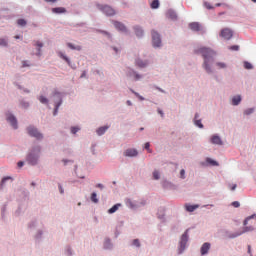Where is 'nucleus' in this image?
<instances>
[{
  "mask_svg": "<svg viewBox=\"0 0 256 256\" xmlns=\"http://www.w3.org/2000/svg\"><path fill=\"white\" fill-rule=\"evenodd\" d=\"M195 53L196 55H199V54L202 55L204 59L203 67L205 71H207L208 73H213V70H211V66L209 65V63L213 61V57H215L216 55L213 49L207 48V47H201L196 49Z\"/></svg>",
  "mask_w": 256,
  "mask_h": 256,
  "instance_id": "f257e3e1",
  "label": "nucleus"
},
{
  "mask_svg": "<svg viewBox=\"0 0 256 256\" xmlns=\"http://www.w3.org/2000/svg\"><path fill=\"white\" fill-rule=\"evenodd\" d=\"M97 8L100 11H103L105 15H107L108 17H111L113 15H115V9H113L111 6H107V5H101V4H97Z\"/></svg>",
  "mask_w": 256,
  "mask_h": 256,
  "instance_id": "f03ea898",
  "label": "nucleus"
},
{
  "mask_svg": "<svg viewBox=\"0 0 256 256\" xmlns=\"http://www.w3.org/2000/svg\"><path fill=\"white\" fill-rule=\"evenodd\" d=\"M27 130L28 135H30L31 137H35V139H43V134H41L39 130H37V128L30 126Z\"/></svg>",
  "mask_w": 256,
  "mask_h": 256,
  "instance_id": "7ed1b4c3",
  "label": "nucleus"
},
{
  "mask_svg": "<svg viewBox=\"0 0 256 256\" xmlns=\"http://www.w3.org/2000/svg\"><path fill=\"white\" fill-rule=\"evenodd\" d=\"M152 43L153 47H161V36L155 30L152 31Z\"/></svg>",
  "mask_w": 256,
  "mask_h": 256,
  "instance_id": "20e7f679",
  "label": "nucleus"
},
{
  "mask_svg": "<svg viewBox=\"0 0 256 256\" xmlns=\"http://www.w3.org/2000/svg\"><path fill=\"white\" fill-rule=\"evenodd\" d=\"M220 37H222L226 41H229V39H231L233 37V30H231L229 28L222 29L220 32Z\"/></svg>",
  "mask_w": 256,
  "mask_h": 256,
  "instance_id": "39448f33",
  "label": "nucleus"
},
{
  "mask_svg": "<svg viewBox=\"0 0 256 256\" xmlns=\"http://www.w3.org/2000/svg\"><path fill=\"white\" fill-rule=\"evenodd\" d=\"M247 231H253V227H245L243 229V231H238V232H235V233H229L227 235L228 239H235L236 237H239L241 235H243V233H247Z\"/></svg>",
  "mask_w": 256,
  "mask_h": 256,
  "instance_id": "423d86ee",
  "label": "nucleus"
},
{
  "mask_svg": "<svg viewBox=\"0 0 256 256\" xmlns=\"http://www.w3.org/2000/svg\"><path fill=\"white\" fill-rule=\"evenodd\" d=\"M187 241H189V235L187 234V231L182 235L180 240V252L183 253L185 251V247L187 245Z\"/></svg>",
  "mask_w": 256,
  "mask_h": 256,
  "instance_id": "0eeeda50",
  "label": "nucleus"
},
{
  "mask_svg": "<svg viewBox=\"0 0 256 256\" xmlns=\"http://www.w3.org/2000/svg\"><path fill=\"white\" fill-rule=\"evenodd\" d=\"M137 155H139V152H137V150L133 148H129L124 151L125 157H137Z\"/></svg>",
  "mask_w": 256,
  "mask_h": 256,
  "instance_id": "6e6552de",
  "label": "nucleus"
},
{
  "mask_svg": "<svg viewBox=\"0 0 256 256\" xmlns=\"http://www.w3.org/2000/svg\"><path fill=\"white\" fill-rule=\"evenodd\" d=\"M209 249H211V243L205 242L200 249L201 255H207L209 253Z\"/></svg>",
  "mask_w": 256,
  "mask_h": 256,
  "instance_id": "1a4fd4ad",
  "label": "nucleus"
},
{
  "mask_svg": "<svg viewBox=\"0 0 256 256\" xmlns=\"http://www.w3.org/2000/svg\"><path fill=\"white\" fill-rule=\"evenodd\" d=\"M38 159H39V155H35V154H29L27 157V161L30 163V165H37Z\"/></svg>",
  "mask_w": 256,
  "mask_h": 256,
  "instance_id": "9d476101",
  "label": "nucleus"
},
{
  "mask_svg": "<svg viewBox=\"0 0 256 256\" xmlns=\"http://www.w3.org/2000/svg\"><path fill=\"white\" fill-rule=\"evenodd\" d=\"M127 77H134V81L141 79V75L131 69L128 70Z\"/></svg>",
  "mask_w": 256,
  "mask_h": 256,
  "instance_id": "9b49d317",
  "label": "nucleus"
},
{
  "mask_svg": "<svg viewBox=\"0 0 256 256\" xmlns=\"http://www.w3.org/2000/svg\"><path fill=\"white\" fill-rule=\"evenodd\" d=\"M210 141L213 145H223V141L221 140V137L217 135H213Z\"/></svg>",
  "mask_w": 256,
  "mask_h": 256,
  "instance_id": "f8f14e48",
  "label": "nucleus"
},
{
  "mask_svg": "<svg viewBox=\"0 0 256 256\" xmlns=\"http://www.w3.org/2000/svg\"><path fill=\"white\" fill-rule=\"evenodd\" d=\"M7 121L10 122V124L12 125V127H13L14 129H17V119L15 118V116L9 115V116L7 117Z\"/></svg>",
  "mask_w": 256,
  "mask_h": 256,
  "instance_id": "ddd939ff",
  "label": "nucleus"
},
{
  "mask_svg": "<svg viewBox=\"0 0 256 256\" xmlns=\"http://www.w3.org/2000/svg\"><path fill=\"white\" fill-rule=\"evenodd\" d=\"M114 27H116L118 31H122V32L127 31V27H125V24L121 22L114 21Z\"/></svg>",
  "mask_w": 256,
  "mask_h": 256,
  "instance_id": "4468645a",
  "label": "nucleus"
},
{
  "mask_svg": "<svg viewBox=\"0 0 256 256\" xmlns=\"http://www.w3.org/2000/svg\"><path fill=\"white\" fill-rule=\"evenodd\" d=\"M189 27L192 31H201V24H199L198 22L190 23Z\"/></svg>",
  "mask_w": 256,
  "mask_h": 256,
  "instance_id": "2eb2a0df",
  "label": "nucleus"
},
{
  "mask_svg": "<svg viewBox=\"0 0 256 256\" xmlns=\"http://www.w3.org/2000/svg\"><path fill=\"white\" fill-rule=\"evenodd\" d=\"M185 208H186V211H188L189 213H193V211H195V209H199V205L186 204Z\"/></svg>",
  "mask_w": 256,
  "mask_h": 256,
  "instance_id": "dca6fc26",
  "label": "nucleus"
},
{
  "mask_svg": "<svg viewBox=\"0 0 256 256\" xmlns=\"http://www.w3.org/2000/svg\"><path fill=\"white\" fill-rule=\"evenodd\" d=\"M198 119H199V114H195L194 123H195L196 127L203 129V123H201V120H198Z\"/></svg>",
  "mask_w": 256,
  "mask_h": 256,
  "instance_id": "f3484780",
  "label": "nucleus"
},
{
  "mask_svg": "<svg viewBox=\"0 0 256 256\" xmlns=\"http://www.w3.org/2000/svg\"><path fill=\"white\" fill-rule=\"evenodd\" d=\"M52 13H67V9H65L64 7H56L52 9Z\"/></svg>",
  "mask_w": 256,
  "mask_h": 256,
  "instance_id": "a211bd4d",
  "label": "nucleus"
},
{
  "mask_svg": "<svg viewBox=\"0 0 256 256\" xmlns=\"http://www.w3.org/2000/svg\"><path fill=\"white\" fill-rule=\"evenodd\" d=\"M67 47H69V49H72L73 51H81V46H75L73 43H67Z\"/></svg>",
  "mask_w": 256,
  "mask_h": 256,
  "instance_id": "6ab92c4d",
  "label": "nucleus"
},
{
  "mask_svg": "<svg viewBox=\"0 0 256 256\" xmlns=\"http://www.w3.org/2000/svg\"><path fill=\"white\" fill-rule=\"evenodd\" d=\"M119 207H121V204H115L112 208L108 210V213L110 214L116 213L119 210Z\"/></svg>",
  "mask_w": 256,
  "mask_h": 256,
  "instance_id": "aec40b11",
  "label": "nucleus"
},
{
  "mask_svg": "<svg viewBox=\"0 0 256 256\" xmlns=\"http://www.w3.org/2000/svg\"><path fill=\"white\" fill-rule=\"evenodd\" d=\"M134 31L138 37H143V29H141V27L139 26L134 27Z\"/></svg>",
  "mask_w": 256,
  "mask_h": 256,
  "instance_id": "412c9836",
  "label": "nucleus"
},
{
  "mask_svg": "<svg viewBox=\"0 0 256 256\" xmlns=\"http://www.w3.org/2000/svg\"><path fill=\"white\" fill-rule=\"evenodd\" d=\"M107 129H109V126H102V127L97 129V134L98 135H104V133H105V131H107Z\"/></svg>",
  "mask_w": 256,
  "mask_h": 256,
  "instance_id": "4be33fe9",
  "label": "nucleus"
},
{
  "mask_svg": "<svg viewBox=\"0 0 256 256\" xmlns=\"http://www.w3.org/2000/svg\"><path fill=\"white\" fill-rule=\"evenodd\" d=\"M167 17L169 19H172L173 21H175V19H177V14L174 11L170 10L167 12Z\"/></svg>",
  "mask_w": 256,
  "mask_h": 256,
  "instance_id": "5701e85b",
  "label": "nucleus"
},
{
  "mask_svg": "<svg viewBox=\"0 0 256 256\" xmlns=\"http://www.w3.org/2000/svg\"><path fill=\"white\" fill-rule=\"evenodd\" d=\"M241 103V96H234L233 98H232V104L233 105H239Z\"/></svg>",
  "mask_w": 256,
  "mask_h": 256,
  "instance_id": "b1692460",
  "label": "nucleus"
},
{
  "mask_svg": "<svg viewBox=\"0 0 256 256\" xmlns=\"http://www.w3.org/2000/svg\"><path fill=\"white\" fill-rule=\"evenodd\" d=\"M92 203H99V199L97 198V193L93 192L90 196Z\"/></svg>",
  "mask_w": 256,
  "mask_h": 256,
  "instance_id": "393cba45",
  "label": "nucleus"
},
{
  "mask_svg": "<svg viewBox=\"0 0 256 256\" xmlns=\"http://www.w3.org/2000/svg\"><path fill=\"white\" fill-rule=\"evenodd\" d=\"M150 7L151 9H159V0H153Z\"/></svg>",
  "mask_w": 256,
  "mask_h": 256,
  "instance_id": "a878e982",
  "label": "nucleus"
},
{
  "mask_svg": "<svg viewBox=\"0 0 256 256\" xmlns=\"http://www.w3.org/2000/svg\"><path fill=\"white\" fill-rule=\"evenodd\" d=\"M136 65L137 67H140L141 69H143V67H147V62H143L142 60H137Z\"/></svg>",
  "mask_w": 256,
  "mask_h": 256,
  "instance_id": "bb28decb",
  "label": "nucleus"
},
{
  "mask_svg": "<svg viewBox=\"0 0 256 256\" xmlns=\"http://www.w3.org/2000/svg\"><path fill=\"white\" fill-rule=\"evenodd\" d=\"M59 55L61 59H63L64 61H66V63H68V65H71V60H69V58L65 54L60 53Z\"/></svg>",
  "mask_w": 256,
  "mask_h": 256,
  "instance_id": "cd10ccee",
  "label": "nucleus"
},
{
  "mask_svg": "<svg viewBox=\"0 0 256 256\" xmlns=\"http://www.w3.org/2000/svg\"><path fill=\"white\" fill-rule=\"evenodd\" d=\"M17 24H18L20 27H25V25H27V21H25V19H18V20H17Z\"/></svg>",
  "mask_w": 256,
  "mask_h": 256,
  "instance_id": "c85d7f7f",
  "label": "nucleus"
},
{
  "mask_svg": "<svg viewBox=\"0 0 256 256\" xmlns=\"http://www.w3.org/2000/svg\"><path fill=\"white\" fill-rule=\"evenodd\" d=\"M127 207H130V209H135V204H133V201L131 199L126 200Z\"/></svg>",
  "mask_w": 256,
  "mask_h": 256,
  "instance_id": "c756f323",
  "label": "nucleus"
},
{
  "mask_svg": "<svg viewBox=\"0 0 256 256\" xmlns=\"http://www.w3.org/2000/svg\"><path fill=\"white\" fill-rule=\"evenodd\" d=\"M206 161H207V163H209L210 165H213V166L219 165V163H217V161H215L211 158H207Z\"/></svg>",
  "mask_w": 256,
  "mask_h": 256,
  "instance_id": "7c9ffc66",
  "label": "nucleus"
},
{
  "mask_svg": "<svg viewBox=\"0 0 256 256\" xmlns=\"http://www.w3.org/2000/svg\"><path fill=\"white\" fill-rule=\"evenodd\" d=\"M216 66L218 67V69H225V67H227V64H225L224 62H218L216 63Z\"/></svg>",
  "mask_w": 256,
  "mask_h": 256,
  "instance_id": "2f4dec72",
  "label": "nucleus"
},
{
  "mask_svg": "<svg viewBox=\"0 0 256 256\" xmlns=\"http://www.w3.org/2000/svg\"><path fill=\"white\" fill-rule=\"evenodd\" d=\"M39 101L40 103H43V104L49 103V100L45 96H40Z\"/></svg>",
  "mask_w": 256,
  "mask_h": 256,
  "instance_id": "473e14b6",
  "label": "nucleus"
},
{
  "mask_svg": "<svg viewBox=\"0 0 256 256\" xmlns=\"http://www.w3.org/2000/svg\"><path fill=\"white\" fill-rule=\"evenodd\" d=\"M0 47H7V40L5 38H0Z\"/></svg>",
  "mask_w": 256,
  "mask_h": 256,
  "instance_id": "72a5a7b5",
  "label": "nucleus"
},
{
  "mask_svg": "<svg viewBox=\"0 0 256 256\" xmlns=\"http://www.w3.org/2000/svg\"><path fill=\"white\" fill-rule=\"evenodd\" d=\"M35 45H36V47H39V49H38V55H41V47H43V43L37 41Z\"/></svg>",
  "mask_w": 256,
  "mask_h": 256,
  "instance_id": "f704fd0d",
  "label": "nucleus"
},
{
  "mask_svg": "<svg viewBox=\"0 0 256 256\" xmlns=\"http://www.w3.org/2000/svg\"><path fill=\"white\" fill-rule=\"evenodd\" d=\"M255 110L253 108H248L244 111V115H251Z\"/></svg>",
  "mask_w": 256,
  "mask_h": 256,
  "instance_id": "c9c22d12",
  "label": "nucleus"
},
{
  "mask_svg": "<svg viewBox=\"0 0 256 256\" xmlns=\"http://www.w3.org/2000/svg\"><path fill=\"white\" fill-rule=\"evenodd\" d=\"M230 51H239V45H233L228 48Z\"/></svg>",
  "mask_w": 256,
  "mask_h": 256,
  "instance_id": "e433bc0d",
  "label": "nucleus"
},
{
  "mask_svg": "<svg viewBox=\"0 0 256 256\" xmlns=\"http://www.w3.org/2000/svg\"><path fill=\"white\" fill-rule=\"evenodd\" d=\"M153 177H154V179L159 180L160 179L159 171L155 170L153 172Z\"/></svg>",
  "mask_w": 256,
  "mask_h": 256,
  "instance_id": "4c0bfd02",
  "label": "nucleus"
},
{
  "mask_svg": "<svg viewBox=\"0 0 256 256\" xmlns=\"http://www.w3.org/2000/svg\"><path fill=\"white\" fill-rule=\"evenodd\" d=\"M244 67L246 69H253V65L251 63H249V62H244Z\"/></svg>",
  "mask_w": 256,
  "mask_h": 256,
  "instance_id": "58836bf2",
  "label": "nucleus"
},
{
  "mask_svg": "<svg viewBox=\"0 0 256 256\" xmlns=\"http://www.w3.org/2000/svg\"><path fill=\"white\" fill-rule=\"evenodd\" d=\"M62 101L60 100L58 104H56L54 109V115H57V111H59V106L61 105Z\"/></svg>",
  "mask_w": 256,
  "mask_h": 256,
  "instance_id": "ea45409f",
  "label": "nucleus"
},
{
  "mask_svg": "<svg viewBox=\"0 0 256 256\" xmlns=\"http://www.w3.org/2000/svg\"><path fill=\"white\" fill-rule=\"evenodd\" d=\"M204 7H205L206 9H213V6H212L211 3H209V2H204Z\"/></svg>",
  "mask_w": 256,
  "mask_h": 256,
  "instance_id": "a19ab883",
  "label": "nucleus"
},
{
  "mask_svg": "<svg viewBox=\"0 0 256 256\" xmlns=\"http://www.w3.org/2000/svg\"><path fill=\"white\" fill-rule=\"evenodd\" d=\"M150 147H151V144H149V142H146L144 149L148 150V153H151Z\"/></svg>",
  "mask_w": 256,
  "mask_h": 256,
  "instance_id": "79ce46f5",
  "label": "nucleus"
},
{
  "mask_svg": "<svg viewBox=\"0 0 256 256\" xmlns=\"http://www.w3.org/2000/svg\"><path fill=\"white\" fill-rule=\"evenodd\" d=\"M133 245H135V247H141V244L139 243V239L133 240Z\"/></svg>",
  "mask_w": 256,
  "mask_h": 256,
  "instance_id": "37998d69",
  "label": "nucleus"
},
{
  "mask_svg": "<svg viewBox=\"0 0 256 256\" xmlns=\"http://www.w3.org/2000/svg\"><path fill=\"white\" fill-rule=\"evenodd\" d=\"M232 205H233L235 208L241 207V204L239 203V201H234V202H232Z\"/></svg>",
  "mask_w": 256,
  "mask_h": 256,
  "instance_id": "c03bdc74",
  "label": "nucleus"
},
{
  "mask_svg": "<svg viewBox=\"0 0 256 256\" xmlns=\"http://www.w3.org/2000/svg\"><path fill=\"white\" fill-rule=\"evenodd\" d=\"M77 131H79L78 127H72L71 128V133H73V135H75V133H77Z\"/></svg>",
  "mask_w": 256,
  "mask_h": 256,
  "instance_id": "a18cd8bd",
  "label": "nucleus"
},
{
  "mask_svg": "<svg viewBox=\"0 0 256 256\" xmlns=\"http://www.w3.org/2000/svg\"><path fill=\"white\" fill-rule=\"evenodd\" d=\"M180 177H181V179H185V169H182L180 171Z\"/></svg>",
  "mask_w": 256,
  "mask_h": 256,
  "instance_id": "49530a36",
  "label": "nucleus"
},
{
  "mask_svg": "<svg viewBox=\"0 0 256 256\" xmlns=\"http://www.w3.org/2000/svg\"><path fill=\"white\" fill-rule=\"evenodd\" d=\"M22 67H29V62L28 61H23L22 62Z\"/></svg>",
  "mask_w": 256,
  "mask_h": 256,
  "instance_id": "de8ad7c7",
  "label": "nucleus"
},
{
  "mask_svg": "<svg viewBox=\"0 0 256 256\" xmlns=\"http://www.w3.org/2000/svg\"><path fill=\"white\" fill-rule=\"evenodd\" d=\"M96 187H97L98 189H104L103 184H97Z\"/></svg>",
  "mask_w": 256,
  "mask_h": 256,
  "instance_id": "09e8293b",
  "label": "nucleus"
},
{
  "mask_svg": "<svg viewBox=\"0 0 256 256\" xmlns=\"http://www.w3.org/2000/svg\"><path fill=\"white\" fill-rule=\"evenodd\" d=\"M23 165H25L23 161L18 162V167H23Z\"/></svg>",
  "mask_w": 256,
  "mask_h": 256,
  "instance_id": "8fccbe9b",
  "label": "nucleus"
},
{
  "mask_svg": "<svg viewBox=\"0 0 256 256\" xmlns=\"http://www.w3.org/2000/svg\"><path fill=\"white\" fill-rule=\"evenodd\" d=\"M8 179H11V177H6L2 180V185H4L5 181H7Z\"/></svg>",
  "mask_w": 256,
  "mask_h": 256,
  "instance_id": "3c124183",
  "label": "nucleus"
},
{
  "mask_svg": "<svg viewBox=\"0 0 256 256\" xmlns=\"http://www.w3.org/2000/svg\"><path fill=\"white\" fill-rule=\"evenodd\" d=\"M46 1V3H55V2H57V0H45Z\"/></svg>",
  "mask_w": 256,
  "mask_h": 256,
  "instance_id": "603ef678",
  "label": "nucleus"
},
{
  "mask_svg": "<svg viewBox=\"0 0 256 256\" xmlns=\"http://www.w3.org/2000/svg\"><path fill=\"white\" fill-rule=\"evenodd\" d=\"M235 189H237V184H234L231 188V191H235Z\"/></svg>",
  "mask_w": 256,
  "mask_h": 256,
  "instance_id": "864d4df0",
  "label": "nucleus"
},
{
  "mask_svg": "<svg viewBox=\"0 0 256 256\" xmlns=\"http://www.w3.org/2000/svg\"><path fill=\"white\" fill-rule=\"evenodd\" d=\"M59 190H60V193H64L63 187L61 185H59Z\"/></svg>",
  "mask_w": 256,
  "mask_h": 256,
  "instance_id": "5fc2aeb1",
  "label": "nucleus"
},
{
  "mask_svg": "<svg viewBox=\"0 0 256 256\" xmlns=\"http://www.w3.org/2000/svg\"><path fill=\"white\" fill-rule=\"evenodd\" d=\"M248 253L251 255V245H248Z\"/></svg>",
  "mask_w": 256,
  "mask_h": 256,
  "instance_id": "6e6d98bb",
  "label": "nucleus"
},
{
  "mask_svg": "<svg viewBox=\"0 0 256 256\" xmlns=\"http://www.w3.org/2000/svg\"><path fill=\"white\" fill-rule=\"evenodd\" d=\"M64 165H67V163H69V160H62Z\"/></svg>",
  "mask_w": 256,
  "mask_h": 256,
  "instance_id": "4d7b16f0",
  "label": "nucleus"
},
{
  "mask_svg": "<svg viewBox=\"0 0 256 256\" xmlns=\"http://www.w3.org/2000/svg\"><path fill=\"white\" fill-rule=\"evenodd\" d=\"M104 35H107L108 37H111V34L110 33H107V32H103Z\"/></svg>",
  "mask_w": 256,
  "mask_h": 256,
  "instance_id": "13d9d810",
  "label": "nucleus"
},
{
  "mask_svg": "<svg viewBox=\"0 0 256 256\" xmlns=\"http://www.w3.org/2000/svg\"><path fill=\"white\" fill-rule=\"evenodd\" d=\"M55 95H57L59 97V99H61V93L57 92V93H55Z\"/></svg>",
  "mask_w": 256,
  "mask_h": 256,
  "instance_id": "bf43d9fd",
  "label": "nucleus"
},
{
  "mask_svg": "<svg viewBox=\"0 0 256 256\" xmlns=\"http://www.w3.org/2000/svg\"><path fill=\"white\" fill-rule=\"evenodd\" d=\"M158 113L161 114V117H163V111L158 110Z\"/></svg>",
  "mask_w": 256,
  "mask_h": 256,
  "instance_id": "052dcab7",
  "label": "nucleus"
},
{
  "mask_svg": "<svg viewBox=\"0 0 256 256\" xmlns=\"http://www.w3.org/2000/svg\"><path fill=\"white\" fill-rule=\"evenodd\" d=\"M14 39H21V36L16 35V36L14 37Z\"/></svg>",
  "mask_w": 256,
  "mask_h": 256,
  "instance_id": "680f3d73",
  "label": "nucleus"
},
{
  "mask_svg": "<svg viewBox=\"0 0 256 256\" xmlns=\"http://www.w3.org/2000/svg\"><path fill=\"white\" fill-rule=\"evenodd\" d=\"M216 7H221V3H217V4H216Z\"/></svg>",
  "mask_w": 256,
  "mask_h": 256,
  "instance_id": "e2e57ef3",
  "label": "nucleus"
},
{
  "mask_svg": "<svg viewBox=\"0 0 256 256\" xmlns=\"http://www.w3.org/2000/svg\"><path fill=\"white\" fill-rule=\"evenodd\" d=\"M127 105H131V101L130 100L127 101Z\"/></svg>",
  "mask_w": 256,
  "mask_h": 256,
  "instance_id": "0e129e2a",
  "label": "nucleus"
},
{
  "mask_svg": "<svg viewBox=\"0 0 256 256\" xmlns=\"http://www.w3.org/2000/svg\"><path fill=\"white\" fill-rule=\"evenodd\" d=\"M139 99H141V101H143L145 98H143L142 96H139Z\"/></svg>",
  "mask_w": 256,
  "mask_h": 256,
  "instance_id": "69168bd1",
  "label": "nucleus"
},
{
  "mask_svg": "<svg viewBox=\"0 0 256 256\" xmlns=\"http://www.w3.org/2000/svg\"><path fill=\"white\" fill-rule=\"evenodd\" d=\"M40 151H41V149L38 148V149H37V152L39 153Z\"/></svg>",
  "mask_w": 256,
  "mask_h": 256,
  "instance_id": "338daca9",
  "label": "nucleus"
},
{
  "mask_svg": "<svg viewBox=\"0 0 256 256\" xmlns=\"http://www.w3.org/2000/svg\"><path fill=\"white\" fill-rule=\"evenodd\" d=\"M253 3H256V0H251Z\"/></svg>",
  "mask_w": 256,
  "mask_h": 256,
  "instance_id": "774afa93",
  "label": "nucleus"
}]
</instances>
